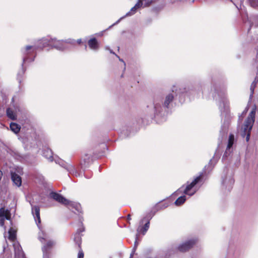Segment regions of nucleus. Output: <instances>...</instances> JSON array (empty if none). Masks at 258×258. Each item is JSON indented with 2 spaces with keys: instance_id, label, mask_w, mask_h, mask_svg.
<instances>
[{
  "instance_id": "obj_1",
  "label": "nucleus",
  "mask_w": 258,
  "mask_h": 258,
  "mask_svg": "<svg viewBox=\"0 0 258 258\" xmlns=\"http://www.w3.org/2000/svg\"><path fill=\"white\" fill-rule=\"evenodd\" d=\"M256 111V106L254 105L246 118L244 125V131L242 134L243 137L246 136V141L248 142L250 138V131L254 121Z\"/></svg>"
},
{
  "instance_id": "obj_2",
  "label": "nucleus",
  "mask_w": 258,
  "mask_h": 258,
  "mask_svg": "<svg viewBox=\"0 0 258 258\" xmlns=\"http://www.w3.org/2000/svg\"><path fill=\"white\" fill-rule=\"evenodd\" d=\"M36 46L27 45L22 49L23 61L24 63L33 61L36 56V51L37 50Z\"/></svg>"
},
{
  "instance_id": "obj_3",
  "label": "nucleus",
  "mask_w": 258,
  "mask_h": 258,
  "mask_svg": "<svg viewBox=\"0 0 258 258\" xmlns=\"http://www.w3.org/2000/svg\"><path fill=\"white\" fill-rule=\"evenodd\" d=\"M38 45L36 46L37 49H43L47 46H51L57 49H61L62 42L57 40L56 39L43 38L38 41Z\"/></svg>"
},
{
  "instance_id": "obj_4",
  "label": "nucleus",
  "mask_w": 258,
  "mask_h": 258,
  "mask_svg": "<svg viewBox=\"0 0 258 258\" xmlns=\"http://www.w3.org/2000/svg\"><path fill=\"white\" fill-rule=\"evenodd\" d=\"M203 177L204 174L203 173H201L200 174L197 176L191 183L187 184L183 191V193L187 195L192 196L196 192V190L193 188L194 187L196 184L202 182Z\"/></svg>"
},
{
  "instance_id": "obj_5",
  "label": "nucleus",
  "mask_w": 258,
  "mask_h": 258,
  "mask_svg": "<svg viewBox=\"0 0 258 258\" xmlns=\"http://www.w3.org/2000/svg\"><path fill=\"white\" fill-rule=\"evenodd\" d=\"M198 240L197 239H190L183 244L180 245L178 249L180 252H186L191 249L197 242Z\"/></svg>"
},
{
  "instance_id": "obj_6",
  "label": "nucleus",
  "mask_w": 258,
  "mask_h": 258,
  "mask_svg": "<svg viewBox=\"0 0 258 258\" xmlns=\"http://www.w3.org/2000/svg\"><path fill=\"white\" fill-rule=\"evenodd\" d=\"M50 197L56 202L64 205H67L69 204V200L66 199L60 194L55 192H51L50 193Z\"/></svg>"
},
{
  "instance_id": "obj_7",
  "label": "nucleus",
  "mask_w": 258,
  "mask_h": 258,
  "mask_svg": "<svg viewBox=\"0 0 258 258\" xmlns=\"http://www.w3.org/2000/svg\"><path fill=\"white\" fill-rule=\"evenodd\" d=\"M85 228L82 226L81 228L78 229L77 232L74 235V241L78 248H81L82 244V232L84 231Z\"/></svg>"
},
{
  "instance_id": "obj_8",
  "label": "nucleus",
  "mask_w": 258,
  "mask_h": 258,
  "mask_svg": "<svg viewBox=\"0 0 258 258\" xmlns=\"http://www.w3.org/2000/svg\"><path fill=\"white\" fill-rule=\"evenodd\" d=\"M32 211L37 225H39L41 223L40 207L38 206H34L32 207Z\"/></svg>"
},
{
  "instance_id": "obj_9",
  "label": "nucleus",
  "mask_w": 258,
  "mask_h": 258,
  "mask_svg": "<svg viewBox=\"0 0 258 258\" xmlns=\"http://www.w3.org/2000/svg\"><path fill=\"white\" fill-rule=\"evenodd\" d=\"M88 45L91 49L96 50L99 48V44L96 38H91L88 41Z\"/></svg>"
},
{
  "instance_id": "obj_10",
  "label": "nucleus",
  "mask_w": 258,
  "mask_h": 258,
  "mask_svg": "<svg viewBox=\"0 0 258 258\" xmlns=\"http://www.w3.org/2000/svg\"><path fill=\"white\" fill-rule=\"evenodd\" d=\"M11 178L17 186L20 187L22 184V179L20 176L13 172L11 173Z\"/></svg>"
},
{
  "instance_id": "obj_11",
  "label": "nucleus",
  "mask_w": 258,
  "mask_h": 258,
  "mask_svg": "<svg viewBox=\"0 0 258 258\" xmlns=\"http://www.w3.org/2000/svg\"><path fill=\"white\" fill-rule=\"evenodd\" d=\"M91 161V156L88 154H84L80 161V164L82 166H87L89 165Z\"/></svg>"
},
{
  "instance_id": "obj_12",
  "label": "nucleus",
  "mask_w": 258,
  "mask_h": 258,
  "mask_svg": "<svg viewBox=\"0 0 258 258\" xmlns=\"http://www.w3.org/2000/svg\"><path fill=\"white\" fill-rule=\"evenodd\" d=\"M66 206H68L69 208H71L72 209H74L78 212H80L81 210V205L80 204L71 202L69 200V204H68Z\"/></svg>"
},
{
  "instance_id": "obj_13",
  "label": "nucleus",
  "mask_w": 258,
  "mask_h": 258,
  "mask_svg": "<svg viewBox=\"0 0 258 258\" xmlns=\"http://www.w3.org/2000/svg\"><path fill=\"white\" fill-rule=\"evenodd\" d=\"M174 96L172 94H169L167 95L165 99V101L164 102V106L168 108L169 104L172 102L173 100Z\"/></svg>"
},
{
  "instance_id": "obj_14",
  "label": "nucleus",
  "mask_w": 258,
  "mask_h": 258,
  "mask_svg": "<svg viewBox=\"0 0 258 258\" xmlns=\"http://www.w3.org/2000/svg\"><path fill=\"white\" fill-rule=\"evenodd\" d=\"M143 5V3L141 2H138V3L133 7L130 10V11L126 14V15H132L136 13L138 9L140 8Z\"/></svg>"
},
{
  "instance_id": "obj_15",
  "label": "nucleus",
  "mask_w": 258,
  "mask_h": 258,
  "mask_svg": "<svg viewBox=\"0 0 258 258\" xmlns=\"http://www.w3.org/2000/svg\"><path fill=\"white\" fill-rule=\"evenodd\" d=\"M43 155L46 158L50 160V161H52L53 159L52 156V152L51 150L49 149H45L43 152Z\"/></svg>"
},
{
  "instance_id": "obj_16",
  "label": "nucleus",
  "mask_w": 258,
  "mask_h": 258,
  "mask_svg": "<svg viewBox=\"0 0 258 258\" xmlns=\"http://www.w3.org/2000/svg\"><path fill=\"white\" fill-rule=\"evenodd\" d=\"M11 130L15 134L18 133L20 131V126L16 123L12 122L10 124Z\"/></svg>"
},
{
  "instance_id": "obj_17",
  "label": "nucleus",
  "mask_w": 258,
  "mask_h": 258,
  "mask_svg": "<svg viewBox=\"0 0 258 258\" xmlns=\"http://www.w3.org/2000/svg\"><path fill=\"white\" fill-rule=\"evenodd\" d=\"M234 141V136L233 134H230L228 139V145L227 146V150L230 149L233 145Z\"/></svg>"
},
{
  "instance_id": "obj_18",
  "label": "nucleus",
  "mask_w": 258,
  "mask_h": 258,
  "mask_svg": "<svg viewBox=\"0 0 258 258\" xmlns=\"http://www.w3.org/2000/svg\"><path fill=\"white\" fill-rule=\"evenodd\" d=\"M7 115L9 118L12 120H16V117L15 115L14 111L10 108H8L6 110Z\"/></svg>"
},
{
  "instance_id": "obj_19",
  "label": "nucleus",
  "mask_w": 258,
  "mask_h": 258,
  "mask_svg": "<svg viewBox=\"0 0 258 258\" xmlns=\"http://www.w3.org/2000/svg\"><path fill=\"white\" fill-rule=\"evenodd\" d=\"M186 200V197L182 196L179 197L174 202L176 206H179L182 205Z\"/></svg>"
},
{
  "instance_id": "obj_20",
  "label": "nucleus",
  "mask_w": 258,
  "mask_h": 258,
  "mask_svg": "<svg viewBox=\"0 0 258 258\" xmlns=\"http://www.w3.org/2000/svg\"><path fill=\"white\" fill-rule=\"evenodd\" d=\"M53 244V242L52 241H47L42 248L43 251L44 252H47L49 249L52 248Z\"/></svg>"
},
{
  "instance_id": "obj_21",
  "label": "nucleus",
  "mask_w": 258,
  "mask_h": 258,
  "mask_svg": "<svg viewBox=\"0 0 258 258\" xmlns=\"http://www.w3.org/2000/svg\"><path fill=\"white\" fill-rule=\"evenodd\" d=\"M9 238L12 241H14L16 238V231L13 230L12 228H10L9 231Z\"/></svg>"
},
{
  "instance_id": "obj_22",
  "label": "nucleus",
  "mask_w": 258,
  "mask_h": 258,
  "mask_svg": "<svg viewBox=\"0 0 258 258\" xmlns=\"http://www.w3.org/2000/svg\"><path fill=\"white\" fill-rule=\"evenodd\" d=\"M149 225H150V222L148 221L143 227H141L140 229H139L138 230L139 232H142V234L143 235H144L146 233V232H147V231L148 230V229L149 228Z\"/></svg>"
},
{
  "instance_id": "obj_23",
  "label": "nucleus",
  "mask_w": 258,
  "mask_h": 258,
  "mask_svg": "<svg viewBox=\"0 0 258 258\" xmlns=\"http://www.w3.org/2000/svg\"><path fill=\"white\" fill-rule=\"evenodd\" d=\"M15 258H26V257L23 252L20 251L15 253Z\"/></svg>"
},
{
  "instance_id": "obj_24",
  "label": "nucleus",
  "mask_w": 258,
  "mask_h": 258,
  "mask_svg": "<svg viewBox=\"0 0 258 258\" xmlns=\"http://www.w3.org/2000/svg\"><path fill=\"white\" fill-rule=\"evenodd\" d=\"M156 0H145V4L144 6L145 7H149L152 4L155 3Z\"/></svg>"
},
{
  "instance_id": "obj_25",
  "label": "nucleus",
  "mask_w": 258,
  "mask_h": 258,
  "mask_svg": "<svg viewBox=\"0 0 258 258\" xmlns=\"http://www.w3.org/2000/svg\"><path fill=\"white\" fill-rule=\"evenodd\" d=\"M8 210H5L4 208H0V217H4V216L7 214Z\"/></svg>"
},
{
  "instance_id": "obj_26",
  "label": "nucleus",
  "mask_w": 258,
  "mask_h": 258,
  "mask_svg": "<svg viewBox=\"0 0 258 258\" xmlns=\"http://www.w3.org/2000/svg\"><path fill=\"white\" fill-rule=\"evenodd\" d=\"M256 82H252V83L251 84V85L250 86V91H251L250 95H251V96L253 95V94L254 93V90L256 86Z\"/></svg>"
},
{
  "instance_id": "obj_27",
  "label": "nucleus",
  "mask_w": 258,
  "mask_h": 258,
  "mask_svg": "<svg viewBox=\"0 0 258 258\" xmlns=\"http://www.w3.org/2000/svg\"><path fill=\"white\" fill-rule=\"evenodd\" d=\"M249 2L253 7H256L258 6V0H249Z\"/></svg>"
},
{
  "instance_id": "obj_28",
  "label": "nucleus",
  "mask_w": 258,
  "mask_h": 258,
  "mask_svg": "<svg viewBox=\"0 0 258 258\" xmlns=\"http://www.w3.org/2000/svg\"><path fill=\"white\" fill-rule=\"evenodd\" d=\"M78 258H84V254L82 248H79Z\"/></svg>"
},
{
  "instance_id": "obj_29",
  "label": "nucleus",
  "mask_w": 258,
  "mask_h": 258,
  "mask_svg": "<svg viewBox=\"0 0 258 258\" xmlns=\"http://www.w3.org/2000/svg\"><path fill=\"white\" fill-rule=\"evenodd\" d=\"M4 218L5 219H7L8 220H10L11 219V215H10V212L9 211H7V213L4 216Z\"/></svg>"
},
{
  "instance_id": "obj_30",
  "label": "nucleus",
  "mask_w": 258,
  "mask_h": 258,
  "mask_svg": "<svg viewBox=\"0 0 258 258\" xmlns=\"http://www.w3.org/2000/svg\"><path fill=\"white\" fill-rule=\"evenodd\" d=\"M0 226L2 227H4L5 226V219L4 217H0Z\"/></svg>"
},
{
  "instance_id": "obj_31",
  "label": "nucleus",
  "mask_w": 258,
  "mask_h": 258,
  "mask_svg": "<svg viewBox=\"0 0 258 258\" xmlns=\"http://www.w3.org/2000/svg\"><path fill=\"white\" fill-rule=\"evenodd\" d=\"M77 42L78 44H81L83 43L82 41V40L81 39H78L77 40Z\"/></svg>"
},
{
  "instance_id": "obj_32",
  "label": "nucleus",
  "mask_w": 258,
  "mask_h": 258,
  "mask_svg": "<svg viewBox=\"0 0 258 258\" xmlns=\"http://www.w3.org/2000/svg\"><path fill=\"white\" fill-rule=\"evenodd\" d=\"M3 175V172L1 170H0V181L1 180V179L2 178Z\"/></svg>"
},
{
  "instance_id": "obj_33",
  "label": "nucleus",
  "mask_w": 258,
  "mask_h": 258,
  "mask_svg": "<svg viewBox=\"0 0 258 258\" xmlns=\"http://www.w3.org/2000/svg\"><path fill=\"white\" fill-rule=\"evenodd\" d=\"M127 219L128 220H131V216L130 214H128L127 216Z\"/></svg>"
},
{
  "instance_id": "obj_34",
  "label": "nucleus",
  "mask_w": 258,
  "mask_h": 258,
  "mask_svg": "<svg viewBox=\"0 0 258 258\" xmlns=\"http://www.w3.org/2000/svg\"><path fill=\"white\" fill-rule=\"evenodd\" d=\"M168 204H166V205L165 204V205H164V207L166 208L167 207H168Z\"/></svg>"
},
{
  "instance_id": "obj_35",
  "label": "nucleus",
  "mask_w": 258,
  "mask_h": 258,
  "mask_svg": "<svg viewBox=\"0 0 258 258\" xmlns=\"http://www.w3.org/2000/svg\"><path fill=\"white\" fill-rule=\"evenodd\" d=\"M138 2H141V3H143V0H138Z\"/></svg>"
},
{
  "instance_id": "obj_36",
  "label": "nucleus",
  "mask_w": 258,
  "mask_h": 258,
  "mask_svg": "<svg viewBox=\"0 0 258 258\" xmlns=\"http://www.w3.org/2000/svg\"><path fill=\"white\" fill-rule=\"evenodd\" d=\"M85 48H87V45L86 44H85Z\"/></svg>"
},
{
  "instance_id": "obj_37",
  "label": "nucleus",
  "mask_w": 258,
  "mask_h": 258,
  "mask_svg": "<svg viewBox=\"0 0 258 258\" xmlns=\"http://www.w3.org/2000/svg\"><path fill=\"white\" fill-rule=\"evenodd\" d=\"M130 258H132V255L131 256Z\"/></svg>"
}]
</instances>
